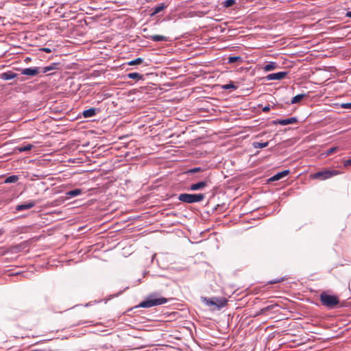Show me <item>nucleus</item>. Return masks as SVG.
Returning a JSON list of instances; mask_svg holds the SVG:
<instances>
[{
	"label": "nucleus",
	"instance_id": "f257e3e1",
	"mask_svg": "<svg viewBox=\"0 0 351 351\" xmlns=\"http://www.w3.org/2000/svg\"><path fill=\"white\" fill-rule=\"evenodd\" d=\"M167 299L164 297H160L157 293L149 295L143 301H142L138 306L141 308H151L167 303Z\"/></svg>",
	"mask_w": 351,
	"mask_h": 351
},
{
	"label": "nucleus",
	"instance_id": "f03ea898",
	"mask_svg": "<svg viewBox=\"0 0 351 351\" xmlns=\"http://www.w3.org/2000/svg\"><path fill=\"white\" fill-rule=\"evenodd\" d=\"M320 301L322 305L332 308L339 303V298L335 295H330L324 291L320 294Z\"/></svg>",
	"mask_w": 351,
	"mask_h": 351
},
{
	"label": "nucleus",
	"instance_id": "7ed1b4c3",
	"mask_svg": "<svg viewBox=\"0 0 351 351\" xmlns=\"http://www.w3.org/2000/svg\"><path fill=\"white\" fill-rule=\"evenodd\" d=\"M205 198L204 194H189V193H181L178 195V200L187 204H193L196 202H200Z\"/></svg>",
	"mask_w": 351,
	"mask_h": 351
},
{
	"label": "nucleus",
	"instance_id": "20e7f679",
	"mask_svg": "<svg viewBox=\"0 0 351 351\" xmlns=\"http://www.w3.org/2000/svg\"><path fill=\"white\" fill-rule=\"evenodd\" d=\"M203 301L208 306H214L218 309L224 307L227 304L228 302L227 299L225 298L216 297L211 298H204Z\"/></svg>",
	"mask_w": 351,
	"mask_h": 351
},
{
	"label": "nucleus",
	"instance_id": "39448f33",
	"mask_svg": "<svg viewBox=\"0 0 351 351\" xmlns=\"http://www.w3.org/2000/svg\"><path fill=\"white\" fill-rule=\"evenodd\" d=\"M340 171L336 170H325L322 171H318L311 176L313 179H318L321 180H324L328 179L332 176H337L340 174Z\"/></svg>",
	"mask_w": 351,
	"mask_h": 351
},
{
	"label": "nucleus",
	"instance_id": "423d86ee",
	"mask_svg": "<svg viewBox=\"0 0 351 351\" xmlns=\"http://www.w3.org/2000/svg\"><path fill=\"white\" fill-rule=\"evenodd\" d=\"M298 119L296 117H290L285 119H277L273 121L275 125H287L289 124H293L297 122Z\"/></svg>",
	"mask_w": 351,
	"mask_h": 351
},
{
	"label": "nucleus",
	"instance_id": "0eeeda50",
	"mask_svg": "<svg viewBox=\"0 0 351 351\" xmlns=\"http://www.w3.org/2000/svg\"><path fill=\"white\" fill-rule=\"evenodd\" d=\"M287 75V72L281 71L275 73H271L266 76L267 80H279L285 78Z\"/></svg>",
	"mask_w": 351,
	"mask_h": 351
},
{
	"label": "nucleus",
	"instance_id": "6e6552de",
	"mask_svg": "<svg viewBox=\"0 0 351 351\" xmlns=\"http://www.w3.org/2000/svg\"><path fill=\"white\" fill-rule=\"evenodd\" d=\"M40 72L39 67L26 68L22 70L21 74L29 76H35Z\"/></svg>",
	"mask_w": 351,
	"mask_h": 351
},
{
	"label": "nucleus",
	"instance_id": "1a4fd4ad",
	"mask_svg": "<svg viewBox=\"0 0 351 351\" xmlns=\"http://www.w3.org/2000/svg\"><path fill=\"white\" fill-rule=\"evenodd\" d=\"M208 185L207 181H202L197 183L192 184L189 189L191 191H198L204 189Z\"/></svg>",
	"mask_w": 351,
	"mask_h": 351
},
{
	"label": "nucleus",
	"instance_id": "9d476101",
	"mask_svg": "<svg viewBox=\"0 0 351 351\" xmlns=\"http://www.w3.org/2000/svg\"><path fill=\"white\" fill-rule=\"evenodd\" d=\"M36 205L34 201H29L28 202L17 205L16 207V210L21 211L23 210H27L33 208Z\"/></svg>",
	"mask_w": 351,
	"mask_h": 351
},
{
	"label": "nucleus",
	"instance_id": "9b49d317",
	"mask_svg": "<svg viewBox=\"0 0 351 351\" xmlns=\"http://www.w3.org/2000/svg\"><path fill=\"white\" fill-rule=\"evenodd\" d=\"M289 173V170H285V171H282L281 172L276 173V175L272 176L269 180L271 181H277V180H279L282 179V178L287 176Z\"/></svg>",
	"mask_w": 351,
	"mask_h": 351
},
{
	"label": "nucleus",
	"instance_id": "f8f14e48",
	"mask_svg": "<svg viewBox=\"0 0 351 351\" xmlns=\"http://www.w3.org/2000/svg\"><path fill=\"white\" fill-rule=\"evenodd\" d=\"M97 111H98L97 109L95 108H91L88 110H84L82 114L85 118H90L94 117L96 114Z\"/></svg>",
	"mask_w": 351,
	"mask_h": 351
},
{
	"label": "nucleus",
	"instance_id": "ddd939ff",
	"mask_svg": "<svg viewBox=\"0 0 351 351\" xmlns=\"http://www.w3.org/2000/svg\"><path fill=\"white\" fill-rule=\"evenodd\" d=\"M149 38L155 42L167 41L168 38L162 35H152L149 36Z\"/></svg>",
	"mask_w": 351,
	"mask_h": 351
},
{
	"label": "nucleus",
	"instance_id": "4468645a",
	"mask_svg": "<svg viewBox=\"0 0 351 351\" xmlns=\"http://www.w3.org/2000/svg\"><path fill=\"white\" fill-rule=\"evenodd\" d=\"M166 8H167V5H165V3H160V5H158L152 8V13L151 14V15L152 16L156 15V14L162 11Z\"/></svg>",
	"mask_w": 351,
	"mask_h": 351
},
{
	"label": "nucleus",
	"instance_id": "2eb2a0df",
	"mask_svg": "<svg viewBox=\"0 0 351 351\" xmlns=\"http://www.w3.org/2000/svg\"><path fill=\"white\" fill-rule=\"evenodd\" d=\"M16 77V74L12 72L3 73L1 74V78L5 80H12Z\"/></svg>",
	"mask_w": 351,
	"mask_h": 351
},
{
	"label": "nucleus",
	"instance_id": "dca6fc26",
	"mask_svg": "<svg viewBox=\"0 0 351 351\" xmlns=\"http://www.w3.org/2000/svg\"><path fill=\"white\" fill-rule=\"evenodd\" d=\"M81 193H82V190L79 189H76L71 190V191L66 192V194L67 197H73L80 195Z\"/></svg>",
	"mask_w": 351,
	"mask_h": 351
},
{
	"label": "nucleus",
	"instance_id": "f3484780",
	"mask_svg": "<svg viewBox=\"0 0 351 351\" xmlns=\"http://www.w3.org/2000/svg\"><path fill=\"white\" fill-rule=\"evenodd\" d=\"M276 67L277 64L276 62H271L269 64H267L266 65L264 66L263 70L265 71H270L275 69Z\"/></svg>",
	"mask_w": 351,
	"mask_h": 351
},
{
	"label": "nucleus",
	"instance_id": "a211bd4d",
	"mask_svg": "<svg viewBox=\"0 0 351 351\" xmlns=\"http://www.w3.org/2000/svg\"><path fill=\"white\" fill-rule=\"evenodd\" d=\"M129 79H134L136 80H140L143 79V75L138 73H130L127 75Z\"/></svg>",
	"mask_w": 351,
	"mask_h": 351
},
{
	"label": "nucleus",
	"instance_id": "6ab92c4d",
	"mask_svg": "<svg viewBox=\"0 0 351 351\" xmlns=\"http://www.w3.org/2000/svg\"><path fill=\"white\" fill-rule=\"evenodd\" d=\"M269 145V142L259 143V142H254L252 143V146L254 148H264L267 147Z\"/></svg>",
	"mask_w": 351,
	"mask_h": 351
},
{
	"label": "nucleus",
	"instance_id": "aec40b11",
	"mask_svg": "<svg viewBox=\"0 0 351 351\" xmlns=\"http://www.w3.org/2000/svg\"><path fill=\"white\" fill-rule=\"evenodd\" d=\"M56 66H57V64L53 63V64H51L49 66H47L42 68V70L40 71L42 73H47V72H49V71H50L51 70L56 69Z\"/></svg>",
	"mask_w": 351,
	"mask_h": 351
},
{
	"label": "nucleus",
	"instance_id": "412c9836",
	"mask_svg": "<svg viewBox=\"0 0 351 351\" xmlns=\"http://www.w3.org/2000/svg\"><path fill=\"white\" fill-rule=\"evenodd\" d=\"M19 180L17 176H10L5 180V183H14Z\"/></svg>",
	"mask_w": 351,
	"mask_h": 351
},
{
	"label": "nucleus",
	"instance_id": "4be33fe9",
	"mask_svg": "<svg viewBox=\"0 0 351 351\" xmlns=\"http://www.w3.org/2000/svg\"><path fill=\"white\" fill-rule=\"evenodd\" d=\"M304 97V95L300 94L297 95L295 97H293L291 99V104H296L302 100Z\"/></svg>",
	"mask_w": 351,
	"mask_h": 351
},
{
	"label": "nucleus",
	"instance_id": "5701e85b",
	"mask_svg": "<svg viewBox=\"0 0 351 351\" xmlns=\"http://www.w3.org/2000/svg\"><path fill=\"white\" fill-rule=\"evenodd\" d=\"M32 147H33V145H32L31 144H27L26 145L18 147V150L20 152H27V151L30 150Z\"/></svg>",
	"mask_w": 351,
	"mask_h": 351
},
{
	"label": "nucleus",
	"instance_id": "b1692460",
	"mask_svg": "<svg viewBox=\"0 0 351 351\" xmlns=\"http://www.w3.org/2000/svg\"><path fill=\"white\" fill-rule=\"evenodd\" d=\"M222 88L225 89V90H228V89L235 90V89H237V86L233 83L231 82V83L223 85Z\"/></svg>",
	"mask_w": 351,
	"mask_h": 351
},
{
	"label": "nucleus",
	"instance_id": "393cba45",
	"mask_svg": "<svg viewBox=\"0 0 351 351\" xmlns=\"http://www.w3.org/2000/svg\"><path fill=\"white\" fill-rule=\"evenodd\" d=\"M143 60L141 58H138L128 62L129 65H136L142 63Z\"/></svg>",
	"mask_w": 351,
	"mask_h": 351
},
{
	"label": "nucleus",
	"instance_id": "a878e982",
	"mask_svg": "<svg viewBox=\"0 0 351 351\" xmlns=\"http://www.w3.org/2000/svg\"><path fill=\"white\" fill-rule=\"evenodd\" d=\"M241 57L240 56H232L228 58V63L232 64L234 63L238 60H241Z\"/></svg>",
	"mask_w": 351,
	"mask_h": 351
},
{
	"label": "nucleus",
	"instance_id": "bb28decb",
	"mask_svg": "<svg viewBox=\"0 0 351 351\" xmlns=\"http://www.w3.org/2000/svg\"><path fill=\"white\" fill-rule=\"evenodd\" d=\"M235 0H226L223 2V5L226 8L230 7L235 3Z\"/></svg>",
	"mask_w": 351,
	"mask_h": 351
},
{
	"label": "nucleus",
	"instance_id": "cd10ccee",
	"mask_svg": "<svg viewBox=\"0 0 351 351\" xmlns=\"http://www.w3.org/2000/svg\"><path fill=\"white\" fill-rule=\"evenodd\" d=\"M338 149V147H331L328 150H327V152H326V156H329L332 154H333L335 152H336L337 150Z\"/></svg>",
	"mask_w": 351,
	"mask_h": 351
},
{
	"label": "nucleus",
	"instance_id": "c85d7f7f",
	"mask_svg": "<svg viewBox=\"0 0 351 351\" xmlns=\"http://www.w3.org/2000/svg\"><path fill=\"white\" fill-rule=\"evenodd\" d=\"M201 171V168L200 167H195V168L189 169L187 172L189 173H196V172H198V171Z\"/></svg>",
	"mask_w": 351,
	"mask_h": 351
},
{
	"label": "nucleus",
	"instance_id": "c756f323",
	"mask_svg": "<svg viewBox=\"0 0 351 351\" xmlns=\"http://www.w3.org/2000/svg\"><path fill=\"white\" fill-rule=\"evenodd\" d=\"M341 108L345 109H351V102L350 103H343L341 105Z\"/></svg>",
	"mask_w": 351,
	"mask_h": 351
},
{
	"label": "nucleus",
	"instance_id": "7c9ffc66",
	"mask_svg": "<svg viewBox=\"0 0 351 351\" xmlns=\"http://www.w3.org/2000/svg\"><path fill=\"white\" fill-rule=\"evenodd\" d=\"M273 307H274V306H267V307H265V308H263V309H261V313H265V311H268V310H270V309L273 308Z\"/></svg>",
	"mask_w": 351,
	"mask_h": 351
},
{
	"label": "nucleus",
	"instance_id": "2f4dec72",
	"mask_svg": "<svg viewBox=\"0 0 351 351\" xmlns=\"http://www.w3.org/2000/svg\"><path fill=\"white\" fill-rule=\"evenodd\" d=\"M351 165V159H349V160H346L343 162V166L344 167H348V166H350Z\"/></svg>",
	"mask_w": 351,
	"mask_h": 351
},
{
	"label": "nucleus",
	"instance_id": "473e14b6",
	"mask_svg": "<svg viewBox=\"0 0 351 351\" xmlns=\"http://www.w3.org/2000/svg\"><path fill=\"white\" fill-rule=\"evenodd\" d=\"M283 280V278H280V279H277V280H272L269 282L270 284H275V283H277V282H281Z\"/></svg>",
	"mask_w": 351,
	"mask_h": 351
},
{
	"label": "nucleus",
	"instance_id": "72a5a7b5",
	"mask_svg": "<svg viewBox=\"0 0 351 351\" xmlns=\"http://www.w3.org/2000/svg\"><path fill=\"white\" fill-rule=\"evenodd\" d=\"M42 50H43V51L47 52V53H50V52L51 51V49H49V48H43V49H42Z\"/></svg>",
	"mask_w": 351,
	"mask_h": 351
},
{
	"label": "nucleus",
	"instance_id": "f704fd0d",
	"mask_svg": "<svg viewBox=\"0 0 351 351\" xmlns=\"http://www.w3.org/2000/svg\"><path fill=\"white\" fill-rule=\"evenodd\" d=\"M269 109H270L269 106H267L264 107V108H263V110L264 112H267V111H269Z\"/></svg>",
	"mask_w": 351,
	"mask_h": 351
},
{
	"label": "nucleus",
	"instance_id": "c9c22d12",
	"mask_svg": "<svg viewBox=\"0 0 351 351\" xmlns=\"http://www.w3.org/2000/svg\"><path fill=\"white\" fill-rule=\"evenodd\" d=\"M346 16L348 18H351V11H349L346 14Z\"/></svg>",
	"mask_w": 351,
	"mask_h": 351
}]
</instances>
